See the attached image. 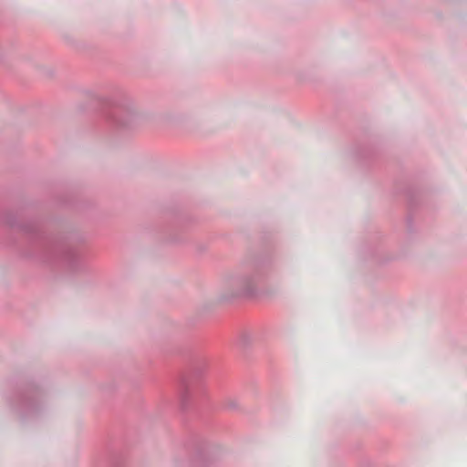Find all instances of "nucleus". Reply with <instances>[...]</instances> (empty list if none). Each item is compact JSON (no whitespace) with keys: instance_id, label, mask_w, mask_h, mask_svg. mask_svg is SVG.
<instances>
[{"instance_id":"obj_1","label":"nucleus","mask_w":467,"mask_h":467,"mask_svg":"<svg viewBox=\"0 0 467 467\" xmlns=\"http://www.w3.org/2000/svg\"><path fill=\"white\" fill-rule=\"evenodd\" d=\"M1 220L9 227L17 226L24 234H28L33 246L39 250L41 260L49 263L61 262L72 269L78 266L80 254L65 236L47 234L39 222L18 224L16 217L13 215H4Z\"/></svg>"},{"instance_id":"obj_2","label":"nucleus","mask_w":467,"mask_h":467,"mask_svg":"<svg viewBox=\"0 0 467 467\" xmlns=\"http://www.w3.org/2000/svg\"><path fill=\"white\" fill-rule=\"evenodd\" d=\"M265 276V265L260 263H253L246 266L241 273L232 276L229 285L238 296H253L256 294V287Z\"/></svg>"},{"instance_id":"obj_3","label":"nucleus","mask_w":467,"mask_h":467,"mask_svg":"<svg viewBox=\"0 0 467 467\" xmlns=\"http://www.w3.org/2000/svg\"><path fill=\"white\" fill-rule=\"evenodd\" d=\"M107 119L118 129H129L136 119L130 105L122 100L108 99L104 101Z\"/></svg>"},{"instance_id":"obj_4","label":"nucleus","mask_w":467,"mask_h":467,"mask_svg":"<svg viewBox=\"0 0 467 467\" xmlns=\"http://www.w3.org/2000/svg\"><path fill=\"white\" fill-rule=\"evenodd\" d=\"M180 401L182 410H188L190 409L192 402V393L189 379L187 377L182 378L181 380Z\"/></svg>"},{"instance_id":"obj_5","label":"nucleus","mask_w":467,"mask_h":467,"mask_svg":"<svg viewBox=\"0 0 467 467\" xmlns=\"http://www.w3.org/2000/svg\"><path fill=\"white\" fill-rule=\"evenodd\" d=\"M38 395V389L35 386H29L26 389V397L22 400L23 406L27 411H33L37 404L36 399Z\"/></svg>"},{"instance_id":"obj_6","label":"nucleus","mask_w":467,"mask_h":467,"mask_svg":"<svg viewBox=\"0 0 467 467\" xmlns=\"http://www.w3.org/2000/svg\"><path fill=\"white\" fill-rule=\"evenodd\" d=\"M240 409L239 401L235 398H228L223 401V410L226 411H237Z\"/></svg>"},{"instance_id":"obj_7","label":"nucleus","mask_w":467,"mask_h":467,"mask_svg":"<svg viewBox=\"0 0 467 467\" xmlns=\"http://www.w3.org/2000/svg\"><path fill=\"white\" fill-rule=\"evenodd\" d=\"M407 224H408V229L410 232H412L413 231V220L410 216H409L407 218Z\"/></svg>"}]
</instances>
